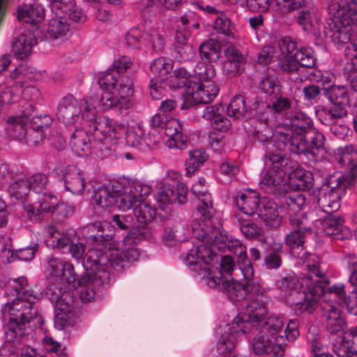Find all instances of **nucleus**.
Returning <instances> with one entry per match:
<instances>
[{"label": "nucleus", "instance_id": "obj_21", "mask_svg": "<svg viewBox=\"0 0 357 357\" xmlns=\"http://www.w3.org/2000/svg\"><path fill=\"white\" fill-rule=\"evenodd\" d=\"M347 114V109L344 107L332 105L331 107H324L316 111L318 120L324 125L331 126V130L334 135L342 137L347 134L348 128L345 125H340V130H337L335 126Z\"/></svg>", "mask_w": 357, "mask_h": 357}, {"label": "nucleus", "instance_id": "obj_18", "mask_svg": "<svg viewBox=\"0 0 357 357\" xmlns=\"http://www.w3.org/2000/svg\"><path fill=\"white\" fill-rule=\"evenodd\" d=\"M47 274L62 286L60 289L72 290L77 284L73 266L59 258H52L48 261Z\"/></svg>", "mask_w": 357, "mask_h": 357}, {"label": "nucleus", "instance_id": "obj_33", "mask_svg": "<svg viewBox=\"0 0 357 357\" xmlns=\"http://www.w3.org/2000/svg\"><path fill=\"white\" fill-rule=\"evenodd\" d=\"M51 12L52 16L47 24V33L52 39L63 40L69 31V24L63 15V10L59 9L58 13L56 11Z\"/></svg>", "mask_w": 357, "mask_h": 357}, {"label": "nucleus", "instance_id": "obj_60", "mask_svg": "<svg viewBox=\"0 0 357 357\" xmlns=\"http://www.w3.org/2000/svg\"><path fill=\"white\" fill-rule=\"evenodd\" d=\"M289 222L294 229L301 230L302 231H308L310 228L307 226V217L302 212H289Z\"/></svg>", "mask_w": 357, "mask_h": 357}, {"label": "nucleus", "instance_id": "obj_17", "mask_svg": "<svg viewBox=\"0 0 357 357\" xmlns=\"http://www.w3.org/2000/svg\"><path fill=\"white\" fill-rule=\"evenodd\" d=\"M54 289H57L56 284L50 285L47 288L46 295L55 307V327L59 330H63L74 310L73 300L68 292L69 289H63L64 292L59 295L58 291H54Z\"/></svg>", "mask_w": 357, "mask_h": 357}, {"label": "nucleus", "instance_id": "obj_30", "mask_svg": "<svg viewBox=\"0 0 357 357\" xmlns=\"http://www.w3.org/2000/svg\"><path fill=\"white\" fill-rule=\"evenodd\" d=\"M202 116L210 121L213 127L219 131L226 132L231 126L230 121L225 116V107L222 104L206 107Z\"/></svg>", "mask_w": 357, "mask_h": 357}, {"label": "nucleus", "instance_id": "obj_63", "mask_svg": "<svg viewBox=\"0 0 357 357\" xmlns=\"http://www.w3.org/2000/svg\"><path fill=\"white\" fill-rule=\"evenodd\" d=\"M213 28L218 32L226 36H233L229 19L223 13H220L215 20Z\"/></svg>", "mask_w": 357, "mask_h": 357}, {"label": "nucleus", "instance_id": "obj_45", "mask_svg": "<svg viewBox=\"0 0 357 357\" xmlns=\"http://www.w3.org/2000/svg\"><path fill=\"white\" fill-rule=\"evenodd\" d=\"M297 21L305 31L316 33L321 29V19L315 8L303 10L298 15Z\"/></svg>", "mask_w": 357, "mask_h": 357}, {"label": "nucleus", "instance_id": "obj_11", "mask_svg": "<svg viewBox=\"0 0 357 357\" xmlns=\"http://www.w3.org/2000/svg\"><path fill=\"white\" fill-rule=\"evenodd\" d=\"M121 191L116 197L115 205L122 211L133 210L134 215L140 226L151 223L155 215V209L146 202L151 188L137 179L123 177L119 179Z\"/></svg>", "mask_w": 357, "mask_h": 357}, {"label": "nucleus", "instance_id": "obj_16", "mask_svg": "<svg viewBox=\"0 0 357 357\" xmlns=\"http://www.w3.org/2000/svg\"><path fill=\"white\" fill-rule=\"evenodd\" d=\"M242 8L261 13L271 10L273 13L284 15L303 6L305 0H230Z\"/></svg>", "mask_w": 357, "mask_h": 357}, {"label": "nucleus", "instance_id": "obj_46", "mask_svg": "<svg viewBox=\"0 0 357 357\" xmlns=\"http://www.w3.org/2000/svg\"><path fill=\"white\" fill-rule=\"evenodd\" d=\"M326 98L333 104L339 107L347 108L349 103L347 88L343 85H333L324 92Z\"/></svg>", "mask_w": 357, "mask_h": 357}, {"label": "nucleus", "instance_id": "obj_52", "mask_svg": "<svg viewBox=\"0 0 357 357\" xmlns=\"http://www.w3.org/2000/svg\"><path fill=\"white\" fill-rule=\"evenodd\" d=\"M143 40L144 45H151L155 51L162 50L164 45L162 32L153 27L143 31Z\"/></svg>", "mask_w": 357, "mask_h": 357}, {"label": "nucleus", "instance_id": "obj_51", "mask_svg": "<svg viewBox=\"0 0 357 357\" xmlns=\"http://www.w3.org/2000/svg\"><path fill=\"white\" fill-rule=\"evenodd\" d=\"M289 160V167H293L287 173L290 174L289 176L291 178H295L297 180L296 185L302 189L310 188L312 185V176L310 172L304 170L303 169H294L296 165H293L291 162Z\"/></svg>", "mask_w": 357, "mask_h": 357}, {"label": "nucleus", "instance_id": "obj_15", "mask_svg": "<svg viewBox=\"0 0 357 357\" xmlns=\"http://www.w3.org/2000/svg\"><path fill=\"white\" fill-rule=\"evenodd\" d=\"M213 65L204 66V70L190 79L187 89V100L194 104H208L213 100L219 93L218 86L213 79L215 76Z\"/></svg>", "mask_w": 357, "mask_h": 357}, {"label": "nucleus", "instance_id": "obj_20", "mask_svg": "<svg viewBox=\"0 0 357 357\" xmlns=\"http://www.w3.org/2000/svg\"><path fill=\"white\" fill-rule=\"evenodd\" d=\"M344 218L337 215L327 214L323 220H315L316 227L325 234L336 239H347L351 236V229L344 225Z\"/></svg>", "mask_w": 357, "mask_h": 357}, {"label": "nucleus", "instance_id": "obj_42", "mask_svg": "<svg viewBox=\"0 0 357 357\" xmlns=\"http://www.w3.org/2000/svg\"><path fill=\"white\" fill-rule=\"evenodd\" d=\"M23 86V84L19 86L16 82L11 84L9 80L0 84V112L4 105L17 102L21 98V88Z\"/></svg>", "mask_w": 357, "mask_h": 357}, {"label": "nucleus", "instance_id": "obj_37", "mask_svg": "<svg viewBox=\"0 0 357 357\" xmlns=\"http://www.w3.org/2000/svg\"><path fill=\"white\" fill-rule=\"evenodd\" d=\"M121 191L119 180L98 188L93 194V199L102 208L115 204L116 197Z\"/></svg>", "mask_w": 357, "mask_h": 357}, {"label": "nucleus", "instance_id": "obj_8", "mask_svg": "<svg viewBox=\"0 0 357 357\" xmlns=\"http://www.w3.org/2000/svg\"><path fill=\"white\" fill-rule=\"evenodd\" d=\"M336 157L339 163L349 169V172L334 174L328 178V183L319 190L315 200L326 214L333 213L340 208V199L357 177V149L354 146L338 149Z\"/></svg>", "mask_w": 357, "mask_h": 357}, {"label": "nucleus", "instance_id": "obj_10", "mask_svg": "<svg viewBox=\"0 0 357 357\" xmlns=\"http://www.w3.org/2000/svg\"><path fill=\"white\" fill-rule=\"evenodd\" d=\"M133 234L130 233L123 241L117 243L109 242L107 236L105 243H98L96 248L89 251L88 259L84 265L87 268L93 269V266L97 268L100 264L107 272L111 268L119 271L123 268L126 263L137 261L140 252L132 245L135 243Z\"/></svg>", "mask_w": 357, "mask_h": 357}, {"label": "nucleus", "instance_id": "obj_27", "mask_svg": "<svg viewBox=\"0 0 357 357\" xmlns=\"http://www.w3.org/2000/svg\"><path fill=\"white\" fill-rule=\"evenodd\" d=\"M165 133L169 139L166 140L165 145L172 149L177 148L181 150L188 147L187 136L183 135V126L179 120L172 118L165 120L164 126Z\"/></svg>", "mask_w": 357, "mask_h": 357}, {"label": "nucleus", "instance_id": "obj_13", "mask_svg": "<svg viewBox=\"0 0 357 357\" xmlns=\"http://www.w3.org/2000/svg\"><path fill=\"white\" fill-rule=\"evenodd\" d=\"M199 275H203L206 284L211 288H219L225 292L232 301H241V309L246 307L247 303L253 298H250L252 292L254 293V287H259L264 292L261 287L253 282L252 276L245 278L241 281L234 280L229 275H223L222 271L218 267L213 266L208 267L206 270L196 271Z\"/></svg>", "mask_w": 357, "mask_h": 357}, {"label": "nucleus", "instance_id": "obj_59", "mask_svg": "<svg viewBox=\"0 0 357 357\" xmlns=\"http://www.w3.org/2000/svg\"><path fill=\"white\" fill-rule=\"evenodd\" d=\"M165 86L167 85L166 79L153 77L150 80L149 90L150 94L153 99H160L165 93Z\"/></svg>", "mask_w": 357, "mask_h": 357}, {"label": "nucleus", "instance_id": "obj_24", "mask_svg": "<svg viewBox=\"0 0 357 357\" xmlns=\"http://www.w3.org/2000/svg\"><path fill=\"white\" fill-rule=\"evenodd\" d=\"M177 190L178 192H176L174 186L168 183H161L155 196L158 207L164 209L169 204L175 202H178L179 204L185 203L187 201V187L182 183H178Z\"/></svg>", "mask_w": 357, "mask_h": 357}, {"label": "nucleus", "instance_id": "obj_9", "mask_svg": "<svg viewBox=\"0 0 357 357\" xmlns=\"http://www.w3.org/2000/svg\"><path fill=\"white\" fill-rule=\"evenodd\" d=\"M271 167L266 170L259 183L260 188L266 193L284 199L289 212H300L306 206V197L301 191H287L286 173L293 167H289V160L278 152L269 153Z\"/></svg>", "mask_w": 357, "mask_h": 357}, {"label": "nucleus", "instance_id": "obj_44", "mask_svg": "<svg viewBox=\"0 0 357 357\" xmlns=\"http://www.w3.org/2000/svg\"><path fill=\"white\" fill-rule=\"evenodd\" d=\"M96 271L98 273L96 277H89L88 275H86V278H88V281L86 284L82 287L79 294V298L83 303H89L95 299L96 291L94 290V282L100 284L105 279L108 278V273L105 270V268H101ZM86 274L87 273H86Z\"/></svg>", "mask_w": 357, "mask_h": 357}, {"label": "nucleus", "instance_id": "obj_61", "mask_svg": "<svg viewBox=\"0 0 357 357\" xmlns=\"http://www.w3.org/2000/svg\"><path fill=\"white\" fill-rule=\"evenodd\" d=\"M259 88L263 93L268 96L275 94L279 91L278 80L274 76L264 77L259 83Z\"/></svg>", "mask_w": 357, "mask_h": 357}, {"label": "nucleus", "instance_id": "obj_6", "mask_svg": "<svg viewBox=\"0 0 357 357\" xmlns=\"http://www.w3.org/2000/svg\"><path fill=\"white\" fill-rule=\"evenodd\" d=\"M253 291L250 296L253 300L247 303L245 311L240 312L230 324H222L217 329L218 349L221 353L230 352L246 333L261 322L269 299L259 287H254Z\"/></svg>", "mask_w": 357, "mask_h": 357}, {"label": "nucleus", "instance_id": "obj_31", "mask_svg": "<svg viewBox=\"0 0 357 357\" xmlns=\"http://www.w3.org/2000/svg\"><path fill=\"white\" fill-rule=\"evenodd\" d=\"M305 232L301 230L294 229L286 237V244L288 245L293 256L304 261H310V264H318L317 257L314 255L307 254L305 252L301 254L297 250H303Z\"/></svg>", "mask_w": 357, "mask_h": 357}, {"label": "nucleus", "instance_id": "obj_54", "mask_svg": "<svg viewBox=\"0 0 357 357\" xmlns=\"http://www.w3.org/2000/svg\"><path fill=\"white\" fill-rule=\"evenodd\" d=\"M247 111L245 99L241 95L234 96L227 107L228 116L234 119L243 116Z\"/></svg>", "mask_w": 357, "mask_h": 357}, {"label": "nucleus", "instance_id": "obj_50", "mask_svg": "<svg viewBox=\"0 0 357 357\" xmlns=\"http://www.w3.org/2000/svg\"><path fill=\"white\" fill-rule=\"evenodd\" d=\"M29 191L26 179L21 176L14 178L13 181L8 187V192L10 196L22 202L27 199Z\"/></svg>", "mask_w": 357, "mask_h": 357}, {"label": "nucleus", "instance_id": "obj_2", "mask_svg": "<svg viewBox=\"0 0 357 357\" xmlns=\"http://www.w3.org/2000/svg\"><path fill=\"white\" fill-rule=\"evenodd\" d=\"M8 287L12 288V295L16 298L3 305L1 312L4 321H8L4 326L5 344L12 345L14 352L26 333L27 324L31 321L43 324V318L33 307V304L42 297V293L31 289L24 277L10 280Z\"/></svg>", "mask_w": 357, "mask_h": 357}, {"label": "nucleus", "instance_id": "obj_32", "mask_svg": "<svg viewBox=\"0 0 357 357\" xmlns=\"http://www.w3.org/2000/svg\"><path fill=\"white\" fill-rule=\"evenodd\" d=\"M31 115L24 113L22 115L10 116L6 123L5 130L11 138L22 142L27 132V125L30 121Z\"/></svg>", "mask_w": 357, "mask_h": 357}, {"label": "nucleus", "instance_id": "obj_29", "mask_svg": "<svg viewBox=\"0 0 357 357\" xmlns=\"http://www.w3.org/2000/svg\"><path fill=\"white\" fill-rule=\"evenodd\" d=\"M45 237L48 247L62 249L74 243L76 239V231L70 228L65 233L61 234L54 227L49 226L45 230Z\"/></svg>", "mask_w": 357, "mask_h": 357}, {"label": "nucleus", "instance_id": "obj_64", "mask_svg": "<svg viewBox=\"0 0 357 357\" xmlns=\"http://www.w3.org/2000/svg\"><path fill=\"white\" fill-rule=\"evenodd\" d=\"M126 40L127 44L131 47L138 48L144 45L143 31L138 28H133L129 30Z\"/></svg>", "mask_w": 357, "mask_h": 357}, {"label": "nucleus", "instance_id": "obj_41", "mask_svg": "<svg viewBox=\"0 0 357 357\" xmlns=\"http://www.w3.org/2000/svg\"><path fill=\"white\" fill-rule=\"evenodd\" d=\"M71 149L79 157H86L91 153V144L88 132L82 129H76L70 139Z\"/></svg>", "mask_w": 357, "mask_h": 357}, {"label": "nucleus", "instance_id": "obj_55", "mask_svg": "<svg viewBox=\"0 0 357 357\" xmlns=\"http://www.w3.org/2000/svg\"><path fill=\"white\" fill-rule=\"evenodd\" d=\"M173 68L171 59L158 58L154 60L150 65V69L155 77L164 78Z\"/></svg>", "mask_w": 357, "mask_h": 357}, {"label": "nucleus", "instance_id": "obj_3", "mask_svg": "<svg viewBox=\"0 0 357 357\" xmlns=\"http://www.w3.org/2000/svg\"><path fill=\"white\" fill-rule=\"evenodd\" d=\"M327 12L326 40L336 44L349 42L346 54L351 57L353 70L357 71V3L354 0H333Z\"/></svg>", "mask_w": 357, "mask_h": 357}, {"label": "nucleus", "instance_id": "obj_53", "mask_svg": "<svg viewBox=\"0 0 357 357\" xmlns=\"http://www.w3.org/2000/svg\"><path fill=\"white\" fill-rule=\"evenodd\" d=\"M305 142L307 143L308 150L312 151L314 153L313 158H307L310 160H314L317 157V152L319 149L324 145L325 137L324 135L314 128H312L306 135H305Z\"/></svg>", "mask_w": 357, "mask_h": 357}, {"label": "nucleus", "instance_id": "obj_47", "mask_svg": "<svg viewBox=\"0 0 357 357\" xmlns=\"http://www.w3.org/2000/svg\"><path fill=\"white\" fill-rule=\"evenodd\" d=\"M197 74L191 75L185 68H176L173 74L166 78L167 85L170 89L185 88V93L190 84V79Z\"/></svg>", "mask_w": 357, "mask_h": 357}, {"label": "nucleus", "instance_id": "obj_23", "mask_svg": "<svg viewBox=\"0 0 357 357\" xmlns=\"http://www.w3.org/2000/svg\"><path fill=\"white\" fill-rule=\"evenodd\" d=\"M265 313L260 324L255 325L256 328H261V331H264L273 340H276L277 347L287 346V337L284 333V322L282 317L273 314L266 317Z\"/></svg>", "mask_w": 357, "mask_h": 357}, {"label": "nucleus", "instance_id": "obj_25", "mask_svg": "<svg viewBox=\"0 0 357 357\" xmlns=\"http://www.w3.org/2000/svg\"><path fill=\"white\" fill-rule=\"evenodd\" d=\"M89 242L92 244V248H91L86 253L85 259H83L84 254L85 252V246L82 243H73L69 246V251L71 254V256L75 259L77 262H81L82 266L86 270V273L89 277H96L98 275L97 270L100 269L101 268H103V266L98 264V266L97 268L95 267V266H93L92 268H87L84 265V263L88 259V254L89 251L94 248L96 247V245L98 243H105V238L102 234H96L93 235L89 238Z\"/></svg>", "mask_w": 357, "mask_h": 357}, {"label": "nucleus", "instance_id": "obj_40", "mask_svg": "<svg viewBox=\"0 0 357 357\" xmlns=\"http://www.w3.org/2000/svg\"><path fill=\"white\" fill-rule=\"evenodd\" d=\"M45 17L43 8L35 3H25L18 6L17 19L26 24H37Z\"/></svg>", "mask_w": 357, "mask_h": 357}, {"label": "nucleus", "instance_id": "obj_39", "mask_svg": "<svg viewBox=\"0 0 357 357\" xmlns=\"http://www.w3.org/2000/svg\"><path fill=\"white\" fill-rule=\"evenodd\" d=\"M37 40L32 31H28L22 33L15 40L13 45V51L20 59L29 56L33 47L36 45Z\"/></svg>", "mask_w": 357, "mask_h": 357}, {"label": "nucleus", "instance_id": "obj_58", "mask_svg": "<svg viewBox=\"0 0 357 357\" xmlns=\"http://www.w3.org/2000/svg\"><path fill=\"white\" fill-rule=\"evenodd\" d=\"M181 0H147L148 12L159 11L162 7L175 10L181 4Z\"/></svg>", "mask_w": 357, "mask_h": 357}, {"label": "nucleus", "instance_id": "obj_43", "mask_svg": "<svg viewBox=\"0 0 357 357\" xmlns=\"http://www.w3.org/2000/svg\"><path fill=\"white\" fill-rule=\"evenodd\" d=\"M40 78L41 74L39 72L26 65L20 64L10 72L9 77L5 80H9L11 84L16 82L20 86L24 85L28 80L38 81Z\"/></svg>", "mask_w": 357, "mask_h": 357}, {"label": "nucleus", "instance_id": "obj_49", "mask_svg": "<svg viewBox=\"0 0 357 357\" xmlns=\"http://www.w3.org/2000/svg\"><path fill=\"white\" fill-rule=\"evenodd\" d=\"M240 224V230L242 234L248 239H259L261 243L266 241L261 227L252 222L250 220L243 219L241 214L236 215Z\"/></svg>", "mask_w": 357, "mask_h": 357}, {"label": "nucleus", "instance_id": "obj_7", "mask_svg": "<svg viewBox=\"0 0 357 357\" xmlns=\"http://www.w3.org/2000/svg\"><path fill=\"white\" fill-rule=\"evenodd\" d=\"M113 66V69L106 70L99 78L103 91L100 95L98 106L103 111L116 107L121 114H126L132 106L130 97L134 82L131 77L120 74L130 67L131 61L127 56H121L114 60Z\"/></svg>", "mask_w": 357, "mask_h": 357}, {"label": "nucleus", "instance_id": "obj_38", "mask_svg": "<svg viewBox=\"0 0 357 357\" xmlns=\"http://www.w3.org/2000/svg\"><path fill=\"white\" fill-rule=\"evenodd\" d=\"M261 204L262 206L258 211V216L264 222L266 227L271 229L278 227L282 220L280 208L271 200H264Z\"/></svg>", "mask_w": 357, "mask_h": 357}, {"label": "nucleus", "instance_id": "obj_56", "mask_svg": "<svg viewBox=\"0 0 357 357\" xmlns=\"http://www.w3.org/2000/svg\"><path fill=\"white\" fill-rule=\"evenodd\" d=\"M301 67L311 68L315 66L316 59L314 51L310 47H302L294 54Z\"/></svg>", "mask_w": 357, "mask_h": 357}, {"label": "nucleus", "instance_id": "obj_26", "mask_svg": "<svg viewBox=\"0 0 357 357\" xmlns=\"http://www.w3.org/2000/svg\"><path fill=\"white\" fill-rule=\"evenodd\" d=\"M323 316L327 320L326 328L329 333L339 334L346 328V322L341 315V308L331 301L321 303Z\"/></svg>", "mask_w": 357, "mask_h": 357}, {"label": "nucleus", "instance_id": "obj_1", "mask_svg": "<svg viewBox=\"0 0 357 357\" xmlns=\"http://www.w3.org/2000/svg\"><path fill=\"white\" fill-rule=\"evenodd\" d=\"M194 236L202 243L183 253L181 260L194 272L206 270L211 264L218 263L217 251H229L237 256L238 268L245 278L254 275V270L246 255V248L241 242L229 236L222 226H215L211 218L196 219L192 225Z\"/></svg>", "mask_w": 357, "mask_h": 357}, {"label": "nucleus", "instance_id": "obj_19", "mask_svg": "<svg viewBox=\"0 0 357 357\" xmlns=\"http://www.w3.org/2000/svg\"><path fill=\"white\" fill-rule=\"evenodd\" d=\"M276 343L275 340L260 331L251 340L250 348L256 355L282 357L287 346L277 347Z\"/></svg>", "mask_w": 357, "mask_h": 357}, {"label": "nucleus", "instance_id": "obj_22", "mask_svg": "<svg viewBox=\"0 0 357 357\" xmlns=\"http://www.w3.org/2000/svg\"><path fill=\"white\" fill-rule=\"evenodd\" d=\"M325 282L326 280L325 279ZM337 299L339 305L337 306H346L349 313L357 316V296L356 293L352 292L351 295L347 296L345 292V285L342 283H336L331 287H326L325 282V293L321 296L320 301L324 298Z\"/></svg>", "mask_w": 357, "mask_h": 357}, {"label": "nucleus", "instance_id": "obj_14", "mask_svg": "<svg viewBox=\"0 0 357 357\" xmlns=\"http://www.w3.org/2000/svg\"><path fill=\"white\" fill-rule=\"evenodd\" d=\"M95 139L100 142L107 141L112 144L126 137L129 146L142 148L144 138L140 128L128 130L125 123L113 121L106 116L100 117L99 121L94 124Z\"/></svg>", "mask_w": 357, "mask_h": 357}, {"label": "nucleus", "instance_id": "obj_62", "mask_svg": "<svg viewBox=\"0 0 357 357\" xmlns=\"http://www.w3.org/2000/svg\"><path fill=\"white\" fill-rule=\"evenodd\" d=\"M29 189L40 193L45 188L48 178L45 174H36L26 179Z\"/></svg>", "mask_w": 357, "mask_h": 357}, {"label": "nucleus", "instance_id": "obj_57", "mask_svg": "<svg viewBox=\"0 0 357 357\" xmlns=\"http://www.w3.org/2000/svg\"><path fill=\"white\" fill-rule=\"evenodd\" d=\"M71 4L70 6H68V3L63 5V15L68 14L69 18L76 23H84L86 20V15L81 8L75 5L74 0Z\"/></svg>", "mask_w": 357, "mask_h": 357}, {"label": "nucleus", "instance_id": "obj_36", "mask_svg": "<svg viewBox=\"0 0 357 357\" xmlns=\"http://www.w3.org/2000/svg\"><path fill=\"white\" fill-rule=\"evenodd\" d=\"M63 179L67 191L73 195H79L83 192L86 183L85 178L82 172L76 167H67Z\"/></svg>", "mask_w": 357, "mask_h": 357}, {"label": "nucleus", "instance_id": "obj_48", "mask_svg": "<svg viewBox=\"0 0 357 357\" xmlns=\"http://www.w3.org/2000/svg\"><path fill=\"white\" fill-rule=\"evenodd\" d=\"M201 59L205 62L213 63L218 61L221 55V44L219 41L210 39L199 46Z\"/></svg>", "mask_w": 357, "mask_h": 357}, {"label": "nucleus", "instance_id": "obj_5", "mask_svg": "<svg viewBox=\"0 0 357 357\" xmlns=\"http://www.w3.org/2000/svg\"><path fill=\"white\" fill-rule=\"evenodd\" d=\"M312 128L313 123L311 118L303 112H297L290 120L289 126L278 128L273 132L265 123L255 133V138L259 142L266 143L267 152H271L276 144L279 150L288 149L295 154H303L306 158L314 157L312 151L308 150L307 143L305 142V135Z\"/></svg>", "mask_w": 357, "mask_h": 357}, {"label": "nucleus", "instance_id": "obj_34", "mask_svg": "<svg viewBox=\"0 0 357 357\" xmlns=\"http://www.w3.org/2000/svg\"><path fill=\"white\" fill-rule=\"evenodd\" d=\"M236 202L242 213L251 216L260 208L259 194L251 189L244 190L237 194Z\"/></svg>", "mask_w": 357, "mask_h": 357}, {"label": "nucleus", "instance_id": "obj_12", "mask_svg": "<svg viewBox=\"0 0 357 357\" xmlns=\"http://www.w3.org/2000/svg\"><path fill=\"white\" fill-rule=\"evenodd\" d=\"M100 97H87L78 100L71 96L63 98L58 105L57 118L66 125L80 123L89 128L88 132L95 139L94 124L99 121L96 119V107L98 106Z\"/></svg>", "mask_w": 357, "mask_h": 357}, {"label": "nucleus", "instance_id": "obj_4", "mask_svg": "<svg viewBox=\"0 0 357 357\" xmlns=\"http://www.w3.org/2000/svg\"><path fill=\"white\" fill-rule=\"evenodd\" d=\"M303 263L308 269V275L301 278L290 273L276 283L283 296L297 294L298 301H293L296 313H312L317 307L321 296L325 293V275L319 269V264H310L306 259Z\"/></svg>", "mask_w": 357, "mask_h": 357}, {"label": "nucleus", "instance_id": "obj_28", "mask_svg": "<svg viewBox=\"0 0 357 357\" xmlns=\"http://www.w3.org/2000/svg\"><path fill=\"white\" fill-rule=\"evenodd\" d=\"M38 202L34 204H24V208L27 211L31 219H40V215L43 212L56 213V205L59 199L52 193H44L38 198Z\"/></svg>", "mask_w": 357, "mask_h": 357}, {"label": "nucleus", "instance_id": "obj_35", "mask_svg": "<svg viewBox=\"0 0 357 357\" xmlns=\"http://www.w3.org/2000/svg\"><path fill=\"white\" fill-rule=\"evenodd\" d=\"M205 183V178H199L192 187L193 194L197 197L199 202L197 209L202 215L201 219L211 218L213 212L211 195L206 190L202 189Z\"/></svg>", "mask_w": 357, "mask_h": 357}]
</instances>
